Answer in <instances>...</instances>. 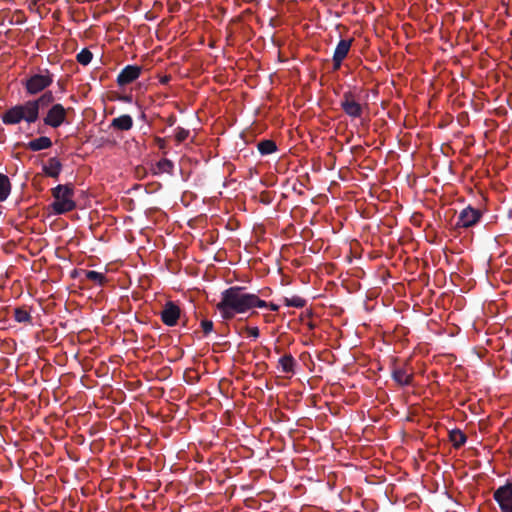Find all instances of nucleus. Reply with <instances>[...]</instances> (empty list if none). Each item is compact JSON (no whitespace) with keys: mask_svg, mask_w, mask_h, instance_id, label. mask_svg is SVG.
I'll return each mask as SVG.
<instances>
[{"mask_svg":"<svg viewBox=\"0 0 512 512\" xmlns=\"http://www.w3.org/2000/svg\"><path fill=\"white\" fill-rule=\"evenodd\" d=\"M250 295L245 287L232 286L221 293V300L216 305L225 320L232 319L236 314L249 311Z\"/></svg>","mask_w":512,"mask_h":512,"instance_id":"obj_1","label":"nucleus"},{"mask_svg":"<svg viewBox=\"0 0 512 512\" xmlns=\"http://www.w3.org/2000/svg\"><path fill=\"white\" fill-rule=\"evenodd\" d=\"M54 202L51 208L55 215L65 214L76 208V203L73 200L74 186L72 184H59L51 189Z\"/></svg>","mask_w":512,"mask_h":512,"instance_id":"obj_2","label":"nucleus"},{"mask_svg":"<svg viewBox=\"0 0 512 512\" xmlns=\"http://www.w3.org/2000/svg\"><path fill=\"white\" fill-rule=\"evenodd\" d=\"M53 80L54 75L48 69H39L37 73L30 75L22 83L27 94L36 95L45 92V89L53 83Z\"/></svg>","mask_w":512,"mask_h":512,"instance_id":"obj_3","label":"nucleus"},{"mask_svg":"<svg viewBox=\"0 0 512 512\" xmlns=\"http://www.w3.org/2000/svg\"><path fill=\"white\" fill-rule=\"evenodd\" d=\"M29 106L25 102L24 104L15 105L9 108L3 115L2 121L6 125H14L18 124L21 121H26L28 123L36 122L35 118L30 119Z\"/></svg>","mask_w":512,"mask_h":512,"instance_id":"obj_4","label":"nucleus"},{"mask_svg":"<svg viewBox=\"0 0 512 512\" xmlns=\"http://www.w3.org/2000/svg\"><path fill=\"white\" fill-rule=\"evenodd\" d=\"M482 218V211L472 206H467L458 215L457 221L454 225L455 230L468 229L480 222Z\"/></svg>","mask_w":512,"mask_h":512,"instance_id":"obj_5","label":"nucleus"},{"mask_svg":"<svg viewBox=\"0 0 512 512\" xmlns=\"http://www.w3.org/2000/svg\"><path fill=\"white\" fill-rule=\"evenodd\" d=\"M340 107L350 118H361L364 107L360 104L352 91H345L340 100Z\"/></svg>","mask_w":512,"mask_h":512,"instance_id":"obj_6","label":"nucleus"},{"mask_svg":"<svg viewBox=\"0 0 512 512\" xmlns=\"http://www.w3.org/2000/svg\"><path fill=\"white\" fill-rule=\"evenodd\" d=\"M493 498L501 512H512V481L498 487L493 493Z\"/></svg>","mask_w":512,"mask_h":512,"instance_id":"obj_7","label":"nucleus"},{"mask_svg":"<svg viewBox=\"0 0 512 512\" xmlns=\"http://www.w3.org/2000/svg\"><path fill=\"white\" fill-rule=\"evenodd\" d=\"M67 111L62 104H53L44 117L45 125L52 128L60 127L66 120Z\"/></svg>","mask_w":512,"mask_h":512,"instance_id":"obj_8","label":"nucleus"},{"mask_svg":"<svg viewBox=\"0 0 512 512\" xmlns=\"http://www.w3.org/2000/svg\"><path fill=\"white\" fill-rule=\"evenodd\" d=\"M55 98L52 91H45L40 97L34 100H29L26 103L29 106L30 119L35 118L36 121L39 117L40 108H45L53 104Z\"/></svg>","mask_w":512,"mask_h":512,"instance_id":"obj_9","label":"nucleus"},{"mask_svg":"<svg viewBox=\"0 0 512 512\" xmlns=\"http://www.w3.org/2000/svg\"><path fill=\"white\" fill-rule=\"evenodd\" d=\"M353 42V38L341 39L338 42L332 57L333 71H337L341 68L342 62L348 56Z\"/></svg>","mask_w":512,"mask_h":512,"instance_id":"obj_10","label":"nucleus"},{"mask_svg":"<svg viewBox=\"0 0 512 512\" xmlns=\"http://www.w3.org/2000/svg\"><path fill=\"white\" fill-rule=\"evenodd\" d=\"M142 73V67L138 65H127L118 74L116 82L123 87L133 83Z\"/></svg>","mask_w":512,"mask_h":512,"instance_id":"obj_11","label":"nucleus"},{"mask_svg":"<svg viewBox=\"0 0 512 512\" xmlns=\"http://www.w3.org/2000/svg\"><path fill=\"white\" fill-rule=\"evenodd\" d=\"M181 310L178 305L168 301L160 312L162 322L167 326H175L180 318Z\"/></svg>","mask_w":512,"mask_h":512,"instance_id":"obj_12","label":"nucleus"},{"mask_svg":"<svg viewBox=\"0 0 512 512\" xmlns=\"http://www.w3.org/2000/svg\"><path fill=\"white\" fill-rule=\"evenodd\" d=\"M392 379L400 386H409L413 381V373H408L406 369L395 367L391 373Z\"/></svg>","mask_w":512,"mask_h":512,"instance_id":"obj_13","label":"nucleus"},{"mask_svg":"<svg viewBox=\"0 0 512 512\" xmlns=\"http://www.w3.org/2000/svg\"><path fill=\"white\" fill-rule=\"evenodd\" d=\"M42 170L45 175L54 179H58L62 170V163L58 158L51 157L47 161V164L43 165Z\"/></svg>","mask_w":512,"mask_h":512,"instance_id":"obj_14","label":"nucleus"},{"mask_svg":"<svg viewBox=\"0 0 512 512\" xmlns=\"http://www.w3.org/2000/svg\"><path fill=\"white\" fill-rule=\"evenodd\" d=\"M110 126L120 131H128L133 127V119L130 115L123 114L114 118Z\"/></svg>","mask_w":512,"mask_h":512,"instance_id":"obj_15","label":"nucleus"},{"mask_svg":"<svg viewBox=\"0 0 512 512\" xmlns=\"http://www.w3.org/2000/svg\"><path fill=\"white\" fill-rule=\"evenodd\" d=\"M51 146L52 141L47 136H41L39 138L33 139L26 144V148L34 152L48 149Z\"/></svg>","mask_w":512,"mask_h":512,"instance_id":"obj_16","label":"nucleus"},{"mask_svg":"<svg viewBox=\"0 0 512 512\" xmlns=\"http://www.w3.org/2000/svg\"><path fill=\"white\" fill-rule=\"evenodd\" d=\"M279 366L282 369V372L284 373H294L295 371V359L291 354H285L282 356L279 361Z\"/></svg>","mask_w":512,"mask_h":512,"instance_id":"obj_17","label":"nucleus"},{"mask_svg":"<svg viewBox=\"0 0 512 512\" xmlns=\"http://www.w3.org/2000/svg\"><path fill=\"white\" fill-rule=\"evenodd\" d=\"M449 440L458 449L466 443L467 437L460 429H453L449 432Z\"/></svg>","mask_w":512,"mask_h":512,"instance_id":"obj_18","label":"nucleus"},{"mask_svg":"<svg viewBox=\"0 0 512 512\" xmlns=\"http://www.w3.org/2000/svg\"><path fill=\"white\" fill-rule=\"evenodd\" d=\"M257 148L261 155H269L277 150V145L275 141L265 139L258 142Z\"/></svg>","mask_w":512,"mask_h":512,"instance_id":"obj_19","label":"nucleus"},{"mask_svg":"<svg viewBox=\"0 0 512 512\" xmlns=\"http://www.w3.org/2000/svg\"><path fill=\"white\" fill-rule=\"evenodd\" d=\"M10 192L11 183L8 176H6L3 173H0V202L6 200Z\"/></svg>","mask_w":512,"mask_h":512,"instance_id":"obj_20","label":"nucleus"},{"mask_svg":"<svg viewBox=\"0 0 512 512\" xmlns=\"http://www.w3.org/2000/svg\"><path fill=\"white\" fill-rule=\"evenodd\" d=\"M85 278L91 282L102 286L106 282V276L103 273L94 270H85Z\"/></svg>","mask_w":512,"mask_h":512,"instance_id":"obj_21","label":"nucleus"},{"mask_svg":"<svg viewBox=\"0 0 512 512\" xmlns=\"http://www.w3.org/2000/svg\"><path fill=\"white\" fill-rule=\"evenodd\" d=\"M284 304L288 307L303 308L306 306L307 301L300 296L285 297Z\"/></svg>","mask_w":512,"mask_h":512,"instance_id":"obj_22","label":"nucleus"},{"mask_svg":"<svg viewBox=\"0 0 512 512\" xmlns=\"http://www.w3.org/2000/svg\"><path fill=\"white\" fill-rule=\"evenodd\" d=\"M14 318L19 323H32V317L28 311L23 308H16L14 310Z\"/></svg>","mask_w":512,"mask_h":512,"instance_id":"obj_23","label":"nucleus"},{"mask_svg":"<svg viewBox=\"0 0 512 512\" xmlns=\"http://www.w3.org/2000/svg\"><path fill=\"white\" fill-rule=\"evenodd\" d=\"M92 58L93 54L87 48L82 49L76 56L78 63L84 66L88 65L92 61Z\"/></svg>","mask_w":512,"mask_h":512,"instance_id":"obj_24","label":"nucleus"},{"mask_svg":"<svg viewBox=\"0 0 512 512\" xmlns=\"http://www.w3.org/2000/svg\"><path fill=\"white\" fill-rule=\"evenodd\" d=\"M157 168H158L159 172L172 174L173 169H174V164L171 160L164 158V159H161L157 163Z\"/></svg>","mask_w":512,"mask_h":512,"instance_id":"obj_25","label":"nucleus"},{"mask_svg":"<svg viewBox=\"0 0 512 512\" xmlns=\"http://www.w3.org/2000/svg\"><path fill=\"white\" fill-rule=\"evenodd\" d=\"M267 306H268V303L266 301L260 299L256 294L251 293L249 310L252 308H267Z\"/></svg>","mask_w":512,"mask_h":512,"instance_id":"obj_26","label":"nucleus"},{"mask_svg":"<svg viewBox=\"0 0 512 512\" xmlns=\"http://www.w3.org/2000/svg\"><path fill=\"white\" fill-rule=\"evenodd\" d=\"M189 134H190L189 130L184 129L182 127H177L175 130V135H174L176 142L177 143L184 142L188 138Z\"/></svg>","mask_w":512,"mask_h":512,"instance_id":"obj_27","label":"nucleus"},{"mask_svg":"<svg viewBox=\"0 0 512 512\" xmlns=\"http://www.w3.org/2000/svg\"><path fill=\"white\" fill-rule=\"evenodd\" d=\"M213 326L214 324L211 320L204 319L201 321V328L205 336L213 331Z\"/></svg>","mask_w":512,"mask_h":512,"instance_id":"obj_28","label":"nucleus"},{"mask_svg":"<svg viewBox=\"0 0 512 512\" xmlns=\"http://www.w3.org/2000/svg\"><path fill=\"white\" fill-rule=\"evenodd\" d=\"M259 200H260L261 203H263L265 205H268V204H270L272 202V197H271L269 192L263 191L259 195Z\"/></svg>","mask_w":512,"mask_h":512,"instance_id":"obj_29","label":"nucleus"},{"mask_svg":"<svg viewBox=\"0 0 512 512\" xmlns=\"http://www.w3.org/2000/svg\"><path fill=\"white\" fill-rule=\"evenodd\" d=\"M245 330L247 331L248 335L253 338L259 337V329L257 327H246Z\"/></svg>","mask_w":512,"mask_h":512,"instance_id":"obj_30","label":"nucleus"},{"mask_svg":"<svg viewBox=\"0 0 512 512\" xmlns=\"http://www.w3.org/2000/svg\"><path fill=\"white\" fill-rule=\"evenodd\" d=\"M155 142L160 150H164L166 148V140L164 138L156 137Z\"/></svg>","mask_w":512,"mask_h":512,"instance_id":"obj_31","label":"nucleus"},{"mask_svg":"<svg viewBox=\"0 0 512 512\" xmlns=\"http://www.w3.org/2000/svg\"><path fill=\"white\" fill-rule=\"evenodd\" d=\"M176 120V116L172 114L166 119V123L168 126H173L176 123Z\"/></svg>","mask_w":512,"mask_h":512,"instance_id":"obj_32","label":"nucleus"},{"mask_svg":"<svg viewBox=\"0 0 512 512\" xmlns=\"http://www.w3.org/2000/svg\"><path fill=\"white\" fill-rule=\"evenodd\" d=\"M267 308H269L271 311H278L279 310V305L273 303V302H270L268 303V306Z\"/></svg>","mask_w":512,"mask_h":512,"instance_id":"obj_33","label":"nucleus"},{"mask_svg":"<svg viewBox=\"0 0 512 512\" xmlns=\"http://www.w3.org/2000/svg\"><path fill=\"white\" fill-rule=\"evenodd\" d=\"M123 99H124L125 101H130V100H131V97L126 96V97H124Z\"/></svg>","mask_w":512,"mask_h":512,"instance_id":"obj_34","label":"nucleus"}]
</instances>
